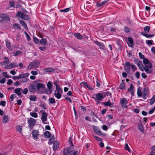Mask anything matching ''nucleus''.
I'll return each mask as SVG.
<instances>
[{
	"label": "nucleus",
	"mask_w": 155,
	"mask_h": 155,
	"mask_svg": "<svg viewBox=\"0 0 155 155\" xmlns=\"http://www.w3.org/2000/svg\"><path fill=\"white\" fill-rule=\"evenodd\" d=\"M144 31L145 32L148 33L149 32L150 30V26H147L144 28Z\"/></svg>",
	"instance_id": "nucleus-37"
},
{
	"label": "nucleus",
	"mask_w": 155,
	"mask_h": 155,
	"mask_svg": "<svg viewBox=\"0 0 155 155\" xmlns=\"http://www.w3.org/2000/svg\"><path fill=\"white\" fill-rule=\"evenodd\" d=\"M74 35L78 39L81 40L83 39L82 36L79 33H75Z\"/></svg>",
	"instance_id": "nucleus-22"
},
{
	"label": "nucleus",
	"mask_w": 155,
	"mask_h": 155,
	"mask_svg": "<svg viewBox=\"0 0 155 155\" xmlns=\"http://www.w3.org/2000/svg\"><path fill=\"white\" fill-rule=\"evenodd\" d=\"M141 34L142 35H143L145 37H146L148 38H151L152 37L154 36L153 35H149L147 34V33H145L143 32H141Z\"/></svg>",
	"instance_id": "nucleus-26"
},
{
	"label": "nucleus",
	"mask_w": 155,
	"mask_h": 155,
	"mask_svg": "<svg viewBox=\"0 0 155 155\" xmlns=\"http://www.w3.org/2000/svg\"><path fill=\"white\" fill-rule=\"evenodd\" d=\"M19 22L24 28L25 29H28L27 25L25 21L22 20H20Z\"/></svg>",
	"instance_id": "nucleus-27"
},
{
	"label": "nucleus",
	"mask_w": 155,
	"mask_h": 155,
	"mask_svg": "<svg viewBox=\"0 0 155 155\" xmlns=\"http://www.w3.org/2000/svg\"><path fill=\"white\" fill-rule=\"evenodd\" d=\"M35 67L33 65V64L32 63V61L30 62L28 67V68H27L29 70L31 68H34Z\"/></svg>",
	"instance_id": "nucleus-47"
},
{
	"label": "nucleus",
	"mask_w": 155,
	"mask_h": 155,
	"mask_svg": "<svg viewBox=\"0 0 155 155\" xmlns=\"http://www.w3.org/2000/svg\"><path fill=\"white\" fill-rule=\"evenodd\" d=\"M127 21L130 25H132L133 24V21L132 20H131L129 18H127Z\"/></svg>",
	"instance_id": "nucleus-48"
},
{
	"label": "nucleus",
	"mask_w": 155,
	"mask_h": 155,
	"mask_svg": "<svg viewBox=\"0 0 155 155\" xmlns=\"http://www.w3.org/2000/svg\"><path fill=\"white\" fill-rule=\"evenodd\" d=\"M124 31L125 33H128L131 31V30L128 27L125 26L124 27Z\"/></svg>",
	"instance_id": "nucleus-33"
},
{
	"label": "nucleus",
	"mask_w": 155,
	"mask_h": 155,
	"mask_svg": "<svg viewBox=\"0 0 155 155\" xmlns=\"http://www.w3.org/2000/svg\"><path fill=\"white\" fill-rule=\"evenodd\" d=\"M32 136L35 139H38V136L39 135V132L38 130H33L32 132Z\"/></svg>",
	"instance_id": "nucleus-12"
},
{
	"label": "nucleus",
	"mask_w": 155,
	"mask_h": 155,
	"mask_svg": "<svg viewBox=\"0 0 155 155\" xmlns=\"http://www.w3.org/2000/svg\"><path fill=\"white\" fill-rule=\"evenodd\" d=\"M71 10V8H67L63 9L60 10V12H69Z\"/></svg>",
	"instance_id": "nucleus-36"
},
{
	"label": "nucleus",
	"mask_w": 155,
	"mask_h": 155,
	"mask_svg": "<svg viewBox=\"0 0 155 155\" xmlns=\"http://www.w3.org/2000/svg\"><path fill=\"white\" fill-rule=\"evenodd\" d=\"M22 52L20 51L17 50L16 51V52L14 54V56H17L19 55L22 54Z\"/></svg>",
	"instance_id": "nucleus-43"
},
{
	"label": "nucleus",
	"mask_w": 155,
	"mask_h": 155,
	"mask_svg": "<svg viewBox=\"0 0 155 155\" xmlns=\"http://www.w3.org/2000/svg\"><path fill=\"white\" fill-rule=\"evenodd\" d=\"M152 68V64L150 62L148 64H145V66H143L142 69H141V70L142 71H143L144 70L147 73L150 74L152 72V71L151 69Z\"/></svg>",
	"instance_id": "nucleus-1"
},
{
	"label": "nucleus",
	"mask_w": 155,
	"mask_h": 155,
	"mask_svg": "<svg viewBox=\"0 0 155 155\" xmlns=\"http://www.w3.org/2000/svg\"><path fill=\"white\" fill-rule=\"evenodd\" d=\"M20 74H19L18 76H13L12 77V79L14 80H15L16 79L19 80L20 79Z\"/></svg>",
	"instance_id": "nucleus-55"
},
{
	"label": "nucleus",
	"mask_w": 155,
	"mask_h": 155,
	"mask_svg": "<svg viewBox=\"0 0 155 155\" xmlns=\"http://www.w3.org/2000/svg\"><path fill=\"white\" fill-rule=\"evenodd\" d=\"M134 62L140 70L141 69H142V68H143V65L142 64L141 61L139 59H135Z\"/></svg>",
	"instance_id": "nucleus-9"
},
{
	"label": "nucleus",
	"mask_w": 155,
	"mask_h": 155,
	"mask_svg": "<svg viewBox=\"0 0 155 155\" xmlns=\"http://www.w3.org/2000/svg\"><path fill=\"white\" fill-rule=\"evenodd\" d=\"M9 121V118L8 115H4L2 120V122L4 124L8 123Z\"/></svg>",
	"instance_id": "nucleus-17"
},
{
	"label": "nucleus",
	"mask_w": 155,
	"mask_h": 155,
	"mask_svg": "<svg viewBox=\"0 0 155 155\" xmlns=\"http://www.w3.org/2000/svg\"><path fill=\"white\" fill-rule=\"evenodd\" d=\"M13 27L15 28H17L19 30L21 29V27L19 25L18 23L14 24L13 25Z\"/></svg>",
	"instance_id": "nucleus-32"
},
{
	"label": "nucleus",
	"mask_w": 155,
	"mask_h": 155,
	"mask_svg": "<svg viewBox=\"0 0 155 155\" xmlns=\"http://www.w3.org/2000/svg\"><path fill=\"white\" fill-rule=\"evenodd\" d=\"M155 110V106L148 112L149 114H151L153 113Z\"/></svg>",
	"instance_id": "nucleus-58"
},
{
	"label": "nucleus",
	"mask_w": 155,
	"mask_h": 155,
	"mask_svg": "<svg viewBox=\"0 0 155 155\" xmlns=\"http://www.w3.org/2000/svg\"><path fill=\"white\" fill-rule=\"evenodd\" d=\"M38 48L41 51H45L46 49V48L45 47H41L40 46Z\"/></svg>",
	"instance_id": "nucleus-63"
},
{
	"label": "nucleus",
	"mask_w": 155,
	"mask_h": 155,
	"mask_svg": "<svg viewBox=\"0 0 155 155\" xmlns=\"http://www.w3.org/2000/svg\"><path fill=\"white\" fill-rule=\"evenodd\" d=\"M4 60L1 62V64L3 65H5L8 64L9 63V61L8 58L6 57L4 58Z\"/></svg>",
	"instance_id": "nucleus-15"
},
{
	"label": "nucleus",
	"mask_w": 155,
	"mask_h": 155,
	"mask_svg": "<svg viewBox=\"0 0 155 155\" xmlns=\"http://www.w3.org/2000/svg\"><path fill=\"white\" fill-rule=\"evenodd\" d=\"M9 4L10 6V7H14L15 4V3L14 2L13 0L12 1H11L9 2Z\"/></svg>",
	"instance_id": "nucleus-44"
},
{
	"label": "nucleus",
	"mask_w": 155,
	"mask_h": 155,
	"mask_svg": "<svg viewBox=\"0 0 155 155\" xmlns=\"http://www.w3.org/2000/svg\"><path fill=\"white\" fill-rule=\"evenodd\" d=\"M6 104V102L5 101H1L0 102V105L4 107Z\"/></svg>",
	"instance_id": "nucleus-62"
},
{
	"label": "nucleus",
	"mask_w": 155,
	"mask_h": 155,
	"mask_svg": "<svg viewBox=\"0 0 155 155\" xmlns=\"http://www.w3.org/2000/svg\"><path fill=\"white\" fill-rule=\"evenodd\" d=\"M93 130L95 133L99 136L103 135L101 131L99 130V128L96 126H94L93 127Z\"/></svg>",
	"instance_id": "nucleus-10"
},
{
	"label": "nucleus",
	"mask_w": 155,
	"mask_h": 155,
	"mask_svg": "<svg viewBox=\"0 0 155 155\" xmlns=\"http://www.w3.org/2000/svg\"><path fill=\"white\" fill-rule=\"evenodd\" d=\"M125 149L126 150H128L129 152H130V149L127 143H126L125 146Z\"/></svg>",
	"instance_id": "nucleus-54"
},
{
	"label": "nucleus",
	"mask_w": 155,
	"mask_h": 155,
	"mask_svg": "<svg viewBox=\"0 0 155 155\" xmlns=\"http://www.w3.org/2000/svg\"><path fill=\"white\" fill-rule=\"evenodd\" d=\"M29 75L30 74L28 73L20 74V79H22L20 81L23 83L27 82L29 80V79L28 78V77Z\"/></svg>",
	"instance_id": "nucleus-2"
},
{
	"label": "nucleus",
	"mask_w": 155,
	"mask_h": 155,
	"mask_svg": "<svg viewBox=\"0 0 155 155\" xmlns=\"http://www.w3.org/2000/svg\"><path fill=\"white\" fill-rule=\"evenodd\" d=\"M16 129L17 132L21 133L22 130V127L20 125H18L16 127Z\"/></svg>",
	"instance_id": "nucleus-29"
},
{
	"label": "nucleus",
	"mask_w": 155,
	"mask_h": 155,
	"mask_svg": "<svg viewBox=\"0 0 155 155\" xmlns=\"http://www.w3.org/2000/svg\"><path fill=\"white\" fill-rule=\"evenodd\" d=\"M29 99L31 101H35L37 99V97L35 96L31 95L29 96Z\"/></svg>",
	"instance_id": "nucleus-42"
},
{
	"label": "nucleus",
	"mask_w": 155,
	"mask_h": 155,
	"mask_svg": "<svg viewBox=\"0 0 155 155\" xmlns=\"http://www.w3.org/2000/svg\"><path fill=\"white\" fill-rule=\"evenodd\" d=\"M18 66V65L16 63H11L5 66V68L7 69H12L13 68L17 67Z\"/></svg>",
	"instance_id": "nucleus-7"
},
{
	"label": "nucleus",
	"mask_w": 155,
	"mask_h": 155,
	"mask_svg": "<svg viewBox=\"0 0 155 155\" xmlns=\"http://www.w3.org/2000/svg\"><path fill=\"white\" fill-rule=\"evenodd\" d=\"M16 17L21 18L22 19L28 20L29 17L27 15H26L21 12L18 11L16 15Z\"/></svg>",
	"instance_id": "nucleus-3"
},
{
	"label": "nucleus",
	"mask_w": 155,
	"mask_h": 155,
	"mask_svg": "<svg viewBox=\"0 0 155 155\" xmlns=\"http://www.w3.org/2000/svg\"><path fill=\"white\" fill-rule=\"evenodd\" d=\"M95 101L96 100L101 101L102 99H103V97L102 94L101 93H99L97 94L96 95Z\"/></svg>",
	"instance_id": "nucleus-19"
},
{
	"label": "nucleus",
	"mask_w": 155,
	"mask_h": 155,
	"mask_svg": "<svg viewBox=\"0 0 155 155\" xmlns=\"http://www.w3.org/2000/svg\"><path fill=\"white\" fill-rule=\"evenodd\" d=\"M128 39L129 42L130 44V45L128 43V46L130 47L133 48V47L134 41L132 38L131 37H129Z\"/></svg>",
	"instance_id": "nucleus-20"
},
{
	"label": "nucleus",
	"mask_w": 155,
	"mask_h": 155,
	"mask_svg": "<svg viewBox=\"0 0 155 155\" xmlns=\"http://www.w3.org/2000/svg\"><path fill=\"white\" fill-rule=\"evenodd\" d=\"M33 40L34 41V42L38 44L39 43H40V41L38 40V38L35 37H34L33 38Z\"/></svg>",
	"instance_id": "nucleus-52"
},
{
	"label": "nucleus",
	"mask_w": 155,
	"mask_h": 155,
	"mask_svg": "<svg viewBox=\"0 0 155 155\" xmlns=\"http://www.w3.org/2000/svg\"><path fill=\"white\" fill-rule=\"evenodd\" d=\"M155 101V95H154L153 96V97L150 99V104L151 105L153 104L154 103Z\"/></svg>",
	"instance_id": "nucleus-40"
},
{
	"label": "nucleus",
	"mask_w": 155,
	"mask_h": 155,
	"mask_svg": "<svg viewBox=\"0 0 155 155\" xmlns=\"http://www.w3.org/2000/svg\"><path fill=\"white\" fill-rule=\"evenodd\" d=\"M49 104H54L56 103L55 99L52 97H50L48 99Z\"/></svg>",
	"instance_id": "nucleus-35"
},
{
	"label": "nucleus",
	"mask_w": 155,
	"mask_h": 155,
	"mask_svg": "<svg viewBox=\"0 0 155 155\" xmlns=\"http://www.w3.org/2000/svg\"><path fill=\"white\" fill-rule=\"evenodd\" d=\"M94 138H95V139L97 140L98 141H101V138L97 137V136H94Z\"/></svg>",
	"instance_id": "nucleus-61"
},
{
	"label": "nucleus",
	"mask_w": 155,
	"mask_h": 155,
	"mask_svg": "<svg viewBox=\"0 0 155 155\" xmlns=\"http://www.w3.org/2000/svg\"><path fill=\"white\" fill-rule=\"evenodd\" d=\"M36 122V120L32 118H30L28 120V127L29 128L30 130H31L32 129Z\"/></svg>",
	"instance_id": "nucleus-4"
},
{
	"label": "nucleus",
	"mask_w": 155,
	"mask_h": 155,
	"mask_svg": "<svg viewBox=\"0 0 155 155\" xmlns=\"http://www.w3.org/2000/svg\"><path fill=\"white\" fill-rule=\"evenodd\" d=\"M149 90L147 88H145L143 92V94L147 95L149 92Z\"/></svg>",
	"instance_id": "nucleus-39"
},
{
	"label": "nucleus",
	"mask_w": 155,
	"mask_h": 155,
	"mask_svg": "<svg viewBox=\"0 0 155 155\" xmlns=\"http://www.w3.org/2000/svg\"><path fill=\"white\" fill-rule=\"evenodd\" d=\"M119 88L121 90H123L125 88V83L124 82H122L119 86Z\"/></svg>",
	"instance_id": "nucleus-38"
},
{
	"label": "nucleus",
	"mask_w": 155,
	"mask_h": 155,
	"mask_svg": "<svg viewBox=\"0 0 155 155\" xmlns=\"http://www.w3.org/2000/svg\"><path fill=\"white\" fill-rule=\"evenodd\" d=\"M47 87L48 89H51L52 87V85L51 82L50 81L48 82L47 84Z\"/></svg>",
	"instance_id": "nucleus-46"
},
{
	"label": "nucleus",
	"mask_w": 155,
	"mask_h": 155,
	"mask_svg": "<svg viewBox=\"0 0 155 155\" xmlns=\"http://www.w3.org/2000/svg\"><path fill=\"white\" fill-rule=\"evenodd\" d=\"M153 42V41L152 40H147L146 41V44L148 45H153L152 43Z\"/></svg>",
	"instance_id": "nucleus-50"
},
{
	"label": "nucleus",
	"mask_w": 155,
	"mask_h": 155,
	"mask_svg": "<svg viewBox=\"0 0 155 155\" xmlns=\"http://www.w3.org/2000/svg\"><path fill=\"white\" fill-rule=\"evenodd\" d=\"M1 17L3 20H5L6 21L9 20V18L8 17V16L6 14H2L1 15Z\"/></svg>",
	"instance_id": "nucleus-23"
},
{
	"label": "nucleus",
	"mask_w": 155,
	"mask_h": 155,
	"mask_svg": "<svg viewBox=\"0 0 155 155\" xmlns=\"http://www.w3.org/2000/svg\"><path fill=\"white\" fill-rule=\"evenodd\" d=\"M36 85V89L37 91L40 90L41 88H44L45 85L44 84L42 83H38Z\"/></svg>",
	"instance_id": "nucleus-16"
},
{
	"label": "nucleus",
	"mask_w": 155,
	"mask_h": 155,
	"mask_svg": "<svg viewBox=\"0 0 155 155\" xmlns=\"http://www.w3.org/2000/svg\"><path fill=\"white\" fill-rule=\"evenodd\" d=\"M59 143L57 141H55L53 143V149L54 151L57 150L59 147Z\"/></svg>",
	"instance_id": "nucleus-11"
},
{
	"label": "nucleus",
	"mask_w": 155,
	"mask_h": 155,
	"mask_svg": "<svg viewBox=\"0 0 155 155\" xmlns=\"http://www.w3.org/2000/svg\"><path fill=\"white\" fill-rule=\"evenodd\" d=\"M138 129L142 132L143 133L144 130L143 129L142 125L141 124H139L138 125Z\"/></svg>",
	"instance_id": "nucleus-34"
},
{
	"label": "nucleus",
	"mask_w": 155,
	"mask_h": 155,
	"mask_svg": "<svg viewBox=\"0 0 155 155\" xmlns=\"http://www.w3.org/2000/svg\"><path fill=\"white\" fill-rule=\"evenodd\" d=\"M6 46L9 49L11 48V43L9 41H7L6 42Z\"/></svg>",
	"instance_id": "nucleus-60"
},
{
	"label": "nucleus",
	"mask_w": 155,
	"mask_h": 155,
	"mask_svg": "<svg viewBox=\"0 0 155 155\" xmlns=\"http://www.w3.org/2000/svg\"><path fill=\"white\" fill-rule=\"evenodd\" d=\"M68 143H70V144L71 147H72L73 146V143L72 141V138H71V137H69V139H68Z\"/></svg>",
	"instance_id": "nucleus-49"
},
{
	"label": "nucleus",
	"mask_w": 155,
	"mask_h": 155,
	"mask_svg": "<svg viewBox=\"0 0 155 155\" xmlns=\"http://www.w3.org/2000/svg\"><path fill=\"white\" fill-rule=\"evenodd\" d=\"M150 61L147 58H145L143 59V63L144 65L145 64H148V63Z\"/></svg>",
	"instance_id": "nucleus-51"
},
{
	"label": "nucleus",
	"mask_w": 155,
	"mask_h": 155,
	"mask_svg": "<svg viewBox=\"0 0 155 155\" xmlns=\"http://www.w3.org/2000/svg\"><path fill=\"white\" fill-rule=\"evenodd\" d=\"M44 135L45 137L47 138H50L51 136V134L50 132L46 131L44 133Z\"/></svg>",
	"instance_id": "nucleus-28"
},
{
	"label": "nucleus",
	"mask_w": 155,
	"mask_h": 155,
	"mask_svg": "<svg viewBox=\"0 0 155 155\" xmlns=\"http://www.w3.org/2000/svg\"><path fill=\"white\" fill-rule=\"evenodd\" d=\"M54 95L55 97L58 99L60 98L61 97V95L60 94L59 92H58L56 94L55 92Z\"/></svg>",
	"instance_id": "nucleus-41"
},
{
	"label": "nucleus",
	"mask_w": 155,
	"mask_h": 155,
	"mask_svg": "<svg viewBox=\"0 0 155 155\" xmlns=\"http://www.w3.org/2000/svg\"><path fill=\"white\" fill-rule=\"evenodd\" d=\"M28 91V89L27 88H25L23 89L22 91V93L24 94H26Z\"/></svg>",
	"instance_id": "nucleus-64"
},
{
	"label": "nucleus",
	"mask_w": 155,
	"mask_h": 155,
	"mask_svg": "<svg viewBox=\"0 0 155 155\" xmlns=\"http://www.w3.org/2000/svg\"><path fill=\"white\" fill-rule=\"evenodd\" d=\"M2 74L4 76H5L6 78H11V77H9V75L8 74L7 72H3Z\"/></svg>",
	"instance_id": "nucleus-56"
},
{
	"label": "nucleus",
	"mask_w": 155,
	"mask_h": 155,
	"mask_svg": "<svg viewBox=\"0 0 155 155\" xmlns=\"http://www.w3.org/2000/svg\"><path fill=\"white\" fill-rule=\"evenodd\" d=\"M101 104H103L105 106H109L110 107H112V104L109 101L105 102H103L101 103Z\"/></svg>",
	"instance_id": "nucleus-24"
},
{
	"label": "nucleus",
	"mask_w": 155,
	"mask_h": 155,
	"mask_svg": "<svg viewBox=\"0 0 155 155\" xmlns=\"http://www.w3.org/2000/svg\"><path fill=\"white\" fill-rule=\"evenodd\" d=\"M94 42L96 45L99 46L101 48L104 49V48L105 46L103 43L95 41H94Z\"/></svg>",
	"instance_id": "nucleus-18"
},
{
	"label": "nucleus",
	"mask_w": 155,
	"mask_h": 155,
	"mask_svg": "<svg viewBox=\"0 0 155 155\" xmlns=\"http://www.w3.org/2000/svg\"><path fill=\"white\" fill-rule=\"evenodd\" d=\"M139 55L140 59H143L145 58L144 55L142 54L140 52L139 53Z\"/></svg>",
	"instance_id": "nucleus-57"
},
{
	"label": "nucleus",
	"mask_w": 155,
	"mask_h": 155,
	"mask_svg": "<svg viewBox=\"0 0 155 155\" xmlns=\"http://www.w3.org/2000/svg\"><path fill=\"white\" fill-rule=\"evenodd\" d=\"M137 93L139 97H141L142 95L141 91L139 90H138Z\"/></svg>",
	"instance_id": "nucleus-59"
},
{
	"label": "nucleus",
	"mask_w": 155,
	"mask_h": 155,
	"mask_svg": "<svg viewBox=\"0 0 155 155\" xmlns=\"http://www.w3.org/2000/svg\"><path fill=\"white\" fill-rule=\"evenodd\" d=\"M30 115L32 117L36 118L38 117L37 113L35 112H31L30 113Z\"/></svg>",
	"instance_id": "nucleus-45"
},
{
	"label": "nucleus",
	"mask_w": 155,
	"mask_h": 155,
	"mask_svg": "<svg viewBox=\"0 0 155 155\" xmlns=\"http://www.w3.org/2000/svg\"><path fill=\"white\" fill-rule=\"evenodd\" d=\"M55 140V137H54L53 136L52 137H51L49 139V140L48 142V144L49 145H51L52 144V143Z\"/></svg>",
	"instance_id": "nucleus-31"
},
{
	"label": "nucleus",
	"mask_w": 155,
	"mask_h": 155,
	"mask_svg": "<svg viewBox=\"0 0 155 155\" xmlns=\"http://www.w3.org/2000/svg\"><path fill=\"white\" fill-rule=\"evenodd\" d=\"M47 114L45 112H43L41 119L44 124H47L48 123L45 122L47 120Z\"/></svg>",
	"instance_id": "nucleus-6"
},
{
	"label": "nucleus",
	"mask_w": 155,
	"mask_h": 155,
	"mask_svg": "<svg viewBox=\"0 0 155 155\" xmlns=\"http://www.w3.org/2000/svg\"><path fill=\"white\" fill-rule=\"evenodd\" d=\"M130 65L129 62L127 61L125 63L124 70L127 73H128L130 71Z\"/></svg>",
	"instance_id": "nucleus-8"
},
{
	"label": "nucleus",
	"mask_w": 155,
	"mask_h": 155,
	"mask_svg": "<svg viewBox=\"0 0 155 155\" xmlns=\"http://www.w3.org/2000/svg\"><path fill=\"white\" fill-rule=\"evenodd\" d=\"M32 63L33 64V65L35 68H38L39 65V62L37 60L34 61H32Z\"/></svg>",
	"instance_id": "nucleus-25"
},
{
	"label": "nucleus",
	"mask_w": 155,
	"mask_h": 155,
	"mask_svg": "<svg viewBox=\"0 0 155 155\" xmlns=\"http://www.w3.org/2000/svg\"><path fill=\"white\" fill-rule=\"evenodd\" d=\"M87 84V82L85 81H83L81 82L80 83V85L81 86H83L84 87H85Z\"/></svg>",
	"instance_id": "nucleus-53"
},
{
	"label": "nucleus",
	"mask_w": 155,
	"mask_h": 155,
	"mask_svg": "<svg viewBox=\"0 0 155 155\" xmlns=\"http://www.w3.org/2000/svg\"><path fill=\"white\" fill-rule=\"evenodd\" d=\"M127 101L125 98H121L120 100V103L123 107L127 108L128 106H127Z\"/></svg>",
	"instance_id": "nucleus-5"
},
{
	"label": "nucleus",
	"mask_w": 155,
	"mask_h": 155,
	"mask_svg": "<svg viewBox=\"0 0 155 155\" xmlns=\"http://www.w3.org/2000/svg\"><path fill=\"white\" fill-rule=\"evenodd\" d=\"M21 89L20 88H17L15 90V93L19 96H20L21 94V93L20 91Z\"/></svg>",
	"instance_id": "nucleus-30"
},
{
	"label": "nucleus",
	"mask_w": 155,
	"mask_h": 155,
	"mask_svg": "<svg viewBox=\"0 0 155 155\" xmlns=\"http://www.w3.org/2000/svg\"><path fill=\"white\" fill-rule=\"evenodd\" d=\"M54 71V69L52 68H48L44 69V74H46L47 73H52Z\"/></svg>",
	"instance_id": "nucleus-14"
},
{
	"label": "nucleus",
	"mask_w": 155,
	"mask_h": 155,
	"mask_svg": "<svg viewBox=\"0 0 155 155\" xmlns=\"http://www.w3.org/2000/svg\"><path fill=\"white\" fill-rule=\"evenodd\" d=\"M29 91L31 92H35L37 91L36 89V85L34 84H31L29 87Z\"/></svg>",
	"instance_id": "nucleus-13"
},
{
	"label": "nucleus",
	"mask_w": 155,
	"mask_h": 155,
	"mask_svg": "<svg viewBox=\"0 0 155 155\" xmlns=\"http://www.w3.org/2000/svg\"><path fill=\"white\" fill-rule=\"evenodd\" d=\"M40 43L41 45H46L47 44V41L46 39L42 38L40 41Z\"/></svg>",
	"instance_id": "nucleus-21"
}]
</instances>
